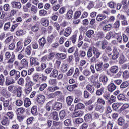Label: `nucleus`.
<instances>
[{"label": "nucleus", "mask_w": 129, "mask_h": 129, "mask_svg": "<svg viewBox=\"0 0 129 129\" xmlns=\"http://www.w3.org/2000/svg\"><path fill=\"white\" fill-rule=\"evenodd\" d=\"M5 57L7 59H9L7 61L8 64H13V63L15 62V60H16V55H15L14 52L11 54V52L9 51L6 52L5 53Z\"/></svg>", "instance_id": "obj_2"}, {"label": "nucleus", "mask_w": 129, "mask_h": 129, "mask_svg": "<svg viewBox=\"0 0 129 129\" xmlns=\"http://www.w3.org/2000/svg\"><path fill=\"white\" fill-rule=\"evenodd\" d=\"M128 86V83L126 81H124L122 83V84L120 86V88L121 89H124V88H126Z\"/></svg>", "instance_id": "obj_51"}, {"label": "nucleus", "mask_w": 129, "mask_h": 129, "mask_svg": "<svg viewBox=\"0 0 129 129\" xmlns=\"http://www.w3.org/2000/svg\"><path fill=\"white\" fill-rule=\"evenodd\" d=\"M32 52V47L30 45L28 46L25 49V53L27 56H30Z\"/></svg>", "instance_id": "obj_40"}, {"label": "nucleus", "mask_w": 129, "mask_h": 129, "mask_svg": "<svg viewBox=\"0 0 129 129\" xmlns=\"http://www.w3.org/2000/svg\"><path fill=\"white\" fill-rule=\"evenodd\" d=\"M125 120L122 117H120L117 120V123L119 125H123Z\"/></svg>", "instance_id": "obj_45"}, {"label": "nucleus", "mask_w": 129, "mask_h": 129, "mask_svg": "<svg viewBox=\"0 0 129 129\" xmlns=\"http://www.w3.org/2000/svg\"><path fill=\"white\" fill-rule=\"evenodd\" d=\"M46 38H45L44 37L40 38L39 40V44L40 47H44V46H45V44H46Z\"/></svg>", "instance_id": "obj_33"}, {"label": "nucleus", "mask_w": 129, "mask_h": 129, "mask_svg": "<svg viewBox=\"0 0 129 129\" xmlns=\"http://www.w3.org/2000/svg\"><path fill=\"white\" fill-rule=\"evenodd\" d=\"M95 69L96 71L100 72L103 70V62H100L95 64Z\"/></svg>", "instance_id": "obj_16"}, {"label": "nucleus", "mask_w": 129, "mask_h": 129, "mask_svg": "<svg viewBox=\"0 0 129 129\" xmlns=\"http://www.w3.org/2000/svg\"><path fill=\"white\" fill-rule=\"evenodd\" d=\"M16 92H17V95L18 97L22 96V87L21 86L17 90Z\"/></svg>", "instance_id": "obj_63"}, {"label": "nucleus", "mask_w": 129, "mask_h": 129, "mask_svg": "<svg viewBox=\"0 0 129 129\" xmlns=\"http://www.w3.org/2000/svg\"><path fill=\"white\" fill-rule=\"evenodd\" d=\"M25 108L23 107L18 108L16 110L17 113H21L22 114H23V113L25 112Z\"/></svg>", "instance_id": "obj_64"}, {"label": "nucleus", "mask_w": 129, "mask_h": 129, "mask_svg": "<svg viewBox=\"0 0 129 129\" xmlns=\"http://www.w3.org/2000/svg\"><path fill=\"white\" fill-rule=\"evenodd\" d=\"M53 107L55 110H60L62 108V104L60 102H56L54 104Z\"/></svg>", "instance_id": "obj_28"}, {"label": "nucleus", "mask_w": 129, "mask_h": 129, "mask_svg": "<svg viewBox=\"0 0 129 129\" xmlns=\"http://www.w3.org/2000/svg\"><path fill=\"white\" fill-rule=\"evenodd\" d=\"M31 113H32L33 115H37L38 114L37 111V106H34L31 108Z\"/></svg>", "instance_id": "obj_48"}, {"label": "nucleus", "mask_w": 129, "mask_h": 129, "mask_svg": "<svg viewBox=\"0 0 129 129\" xmlns=\"http://www.w3.org/2000/svg\"><path fill=\"white\" fill-rule=\"evenodd\" d=\"M117 99L120 101H123V100H125V96L123 94H119L117 95Z\"/></svg>", "instance_id": "obj_43"}, {"label": "nucleus", "mask_w": 129, "mask_h": 129, "mask_svg": "<svg viewBox=\"0 0 129 129\" xmlns=\"http://www.w3.org/2000/svg\"><path fill=\"white\" fill-rule=\"evenodd\" d=\"M94 34V31L92 30H90L87 32L86 36L88 38H91L92 37V35Z\"/></svg>", "instance_id": "obj_58"}, {"label": "nucleus", "mask_w": 129, "mask_h": 129, "mask_svg": "<svg viewBox=\"0 0 129 129\" xmlns=\"http://www.w3.org/2000/svg\"><path fill=\"white\" fill-rule=\"evenodd\" d=\"M66 116V112L64 110H61L59 112V117L60 119H63Z\"/></svg>", "instance_id": "obj_57"}, {"label": "nucleus", "mask_w": 129, "mask_h": 129, "mask_svg": "<svg viewBox=\"0 0 129 129\" xmlns=\"http://www.w3.org/2000/svg\"><path fill=\"white\" fill-rule=\"evenodd\" d=\"M66 101L68 105H71V103H72V102L73 101V99H72V97L68 96V97H67Z\"/></svg>", "instance_id": "obj_56"}, {"label": "nucleus", "mask_w": 129, "mask_h": 129, "mask_svg": "<svg viewBox=\"0 0 129 129\" xmlns=\"http://www.w3.org/2000/svg\"><path fill=\"white\" fill-rule=\"evenodd\" d=\"M70 42H72L73 44H75L76 41H77V34H75L73 35L70 38Z\"/></svg>", "instance_id": "obj_32"}, {"label": "nucleus", "mask_w": 129, "mask_h": 129, "mask_svg": "<svg viewBox=\"0 0 129 129\" xmlns=\"http://www.w3.org/2000/svg\"><path fill=\"white\" fill-rule=\"evenodd\" d=\"M30 65H31V66H39V64H40V63H39V61H38V59L37 58V57H31L30 58Z\"/></svg>", "instance_id": "obj_8"}, {"label": "nucleus", "mask_w": 129, "mask_h": 129, "mask_svg": "<svg viewBox=\"0 0 129 129\" xmlns=\"http://www.w3.org/2000/svg\"><path fill=\"white\" fill-rule=\"evenodd\" d=\"M115 89H116V86L113 83H111L108 86V90L110 92L114 91Z\"/></svg>", "instance_id": "obj_18"}, {"label": "nucleus", "mask_w": 129, "mask_h": 129, "mask_svg": "<svg viewBox=\"0 0 129 129\" xmlns=\"http://www.w3.org/2000/svg\"><path fill=\"white\" fill-rule=\"evenodd\" d=\"M40 24L43 27H48L49 26V20L47 18H42L40 19Z\"/></svg>", "instance_id": "obj_11"}, {"label": "nucleus", "mask_w": 129, "mask_h": 129, "mask_svg": "<svg viewBox=\"0 0 129 129\" xmlns=\"http://www.w3.org/2000/svg\"><path fill=\"white\" fill-rule=\"evenodd\" d=\"M84 4L85 5H88L87 9H88V10H91V9L94 7V3L92 1H87Z\"/></svg>", "instance_id": "obj_22"}, {"label": "nucleus", "mask_w": 129, "mask_h": 129, "mask_svg": "<svg viewBox=\"0 0 129 129\" xmlns=\"http://www.w3.org/2000/svg\"><path fill=\"white\" fill-rule=\"evenodd\" d=\"M47 15V11L43 9L39 11V16L40 17H45Z\"/></svg>", "instance_id": "obj_49"}, {"label": "nucleus", "mask_w": 129, "mask_h": 129, "mask_svg": "<svg viewBox=\"0 0 129 129\" xmlns=\"http://www.w3.org/2000/svg\"><path fill=\"white\" fill-rule=\"evenodd\" d=\"M23 42L21 41H18L17 43V47L14 50L15 53H18V52H20V51L23 49Z\"/></svg>", "instance_id": "obj_12"}, {"label": "nucleus", "mask_w": 129, "mask_h": 129, "mask_svg": "<svg viewBox=\"0 0 129 129\" xmlns=\"http://www.w3.org/2000/svg\"><path fill=\"white\" fill-rule=\"evenodd\" d=\"M80 73V72H79V69L78 68H76L75 73L73 75L74 78H78L79 77V74Z\"/></svg>", "instance_id": "obj_50"}, {"label": "nucleus", "mask_w": 129, "mask_h": 129, "mask_svg": "<svg viewBox=\"0 0 129 129\" xmlns=\"http://www.w3.org/2000/svg\"><path fill=\"white\" fill-rule=\"evenodd\" d=\"M47 116H48V113H45L43 116L41 114H39L38 120L40 121H46L47 120Z\"/></svg>", "instance_id": "obj_17"}, {"label": "nucleus", "mask_w": 129, "mask_h": 129, "mask_svg": "<svg viewBox=\"0 0 129 129\" xmlns=\"http://www.w3.org/2000/svg\"><path fill=\"white\" fill-rule=\"evenodd\" d=\"M105 91V88L102 87L101 88L97 90L96 92V95H98V96H100V95H102L104 93Z\"/></svg>", "instance_id": "obj_23"}, {"label": "nucleus", "mask_w": 129, "mask_h": 129, "mask_svg": "<svg viewBox=\"0 0 129 129\" xmlns=\"http://www.w3.org/2000/svg\"><path fill=\"white\" fill-rule=\"evenodd\" d=\"M71 33H72V29L70 27H67L63 32V36L64 37H69L70 35H71Z\"/></svg>", "instance_id": "obj_15"}, {"label": "nucleus", "mask_w": 129, "mask_h": 129, "mask_svg": "<svg viewBox=\"0 0 129 129\" xmlns=\"http://www.w3.org/2000/svg\"><path fill=\"white\" fill-rule=\"evenodd\" d=\"M21 66H23L25 68H27L29 66V62H28V60L26 59H23L21 61Z\"/></svg>", "instance_id": "obj_34"}, {"label": "nucleus", "mask_w": 129, "mask_h": 129, "mask_svg": "<svg viewBox=\"0 0 129 129\" xmlns=\"http://www.w3.org/2000/svg\"><path fill=\"white\" fill-rule=\"evenodd\" d=\"M10 28H11V22H7L5 23L4 25V30L5 32H7L10 30Z\"/></svg>", "instance_id": "obj_44"}, {"label": "nucleus", "mask_w": 129, "mask_h": 129, "mask_svg": "<svg viewBox=\"0 0 129 129\" xmlns=\"http://www.w3.org/2000/svg\"><path fill=\"white\" fill-rule=\"evenodd\" d=\"M112 28V25L111 24H108L103 27L104 31H110Z\"/></svg>", "instance_id": "obj_60"}, {"label": "nucleus", "mask_w": 129, "mask_h": 129, "mask_svg": "<svg viewBox=\"0 0 129 129\" xmlns=\"http://www.w3.org/2000/svg\"><path fill=\"white\" fill-rule=\"evenodd\" d=\"M11 6L13 9H18V10H21L22 8V4L20 2L13 1L11 2Z\"/></svg>", "instance_id": "obj_5"}, {"label": "nucleus", "mask_w": 129, "mask_h": 129, "mask_svg": "<svg viewBox=\"0 0 129 129\" xmlns=\"http://www.w3.org/2000/svg\"><path fill=\"white\" fill-rule=\"evenodd\" d=\"M15 83V80L14 79H11L10 78H7L6 80V85L9 86L11 84H14Z\"/></svg>", "instance_id": "obj_30"}, {"label": "nucleus", "mask_w": 129, "mask_h": 129, "mask_svg": "<svg viewBox=\"0 0 129 129\" xmlns=\"http://www.w3.org/2000/svg\"><path fill=\"white\" fill-rule=\"evenodd\" d=\"M95 109L97 111H100L101 112H102L104 109V107L102 106V105L97 104L95 107Z\"/></svg>", "instance_id": "obj_38"}, {"label": "nucleus", "mask_w": 129, "mask_h": 129, "mask_svg": "<svg viewBox=\"0 0 129 129\" xmlns=\"http://www.w3.org/2000/svg\"><path fill=\"white\" fill-rule=\"evenodd\" d=\"M86 89H87L88 91L90 92V93H93L95 89L94 88V87H93V86L88 84L86 86Z\"/></svg>", "instance_id": "obj_29"}, {"label": "nucleus", "mask_w": 129, "mask_h": 129, "mask_svg": "<svg viewBox=\"0 0 129 129\" xmlns=\"http://www.w3.org/2000/svg\"><path fill=\"white\" fill-rule=\"evenodd\" d=\"M59 72L56 69H53L50 75V77H52L53 78H57L58 77V74Z\"/></svg>", "instance_id": "obj_19"}, {"label": "nucleus", "mask_w": 129, "mask_h": 129, "mask_svg": "<svg viewBox=\"0 0 129 129\" xmlns=\"http://www.w3.org/2000/svg\"><path fill=\"white\" fill-rule=\"evenodd\" d=\"M99 80L100 82H102L104 85H106V84H107V81H108V78L107 76H103L100 77Z\"/></svg>", "instance_id": "obj_27"}, {"label": "nucleus", "mask_w": 129, "mask_h": 129, "mask_svg": "<svg viewBox=\"0 0 129 129\" xmlns=\"http://www.w3.org/2000/svg\"><path fill=\"white\" fill-rule=\"evenodd\" d=\"M0 100L3 102L4 107H7L9 110H13V103H10V100L7 99L4 97H1Z\"/></svg>", "instance_id": "obj_1"}, {"label": "nucleus", "mask_w": 129, "mask_h": 129, "mask_svg": "<svg viewBox=\"0 0 129 129\" xmlns=\"http://www.w3.org/2000/svg\"><path fill=\"white\" fill-rule=\"evenodd\" d=\"M56 58H60L61 60H64V59H66V54L65 53H57L56 54Z\"/></svg>", "instance_id": "obj_39"}, {"label": "nucleus", "mask_w": 129, "mask_h": 129, "mask_svg": "<svg viewBox=\"0 0 129 129\" xmlns=\"http://www.w3.org/2000/svg\"><path fill=\"white\" fill-rule=\"evenodd\" d=\"M80 16H81V12L76 11L74 15V19H79Z\"/></svg>", "instance_id": "obj_62"}, {"label": "nucleus", "mask_w": 129, "mask_h": 129, "mask_svg": "<svg viewBox=\"0 0 129 129\" xmlns=\"http://www.w3.org/2000/svg\"><path fill=\"white\" fill-rule=\"evenodd\" d=\"M20 86L18 85H12L8 87V90L10 92H12V93H16L17 92V90L19 89Z\"/></svg>", "instance_id": "obj_7"}, {"label": "nucleus", "mask_w": 129, "mask_h": 129, "mask_svg": "<svg viewBox=\"0 0 129 129\" xmlns=\"http://www.w3.org/2000/svg\"><path fill=\"white\" fill-rule=\"evenodd\" d=\"M6 115L8 117L9 119H13L14 118V112H8Z\"/></svg>", "instance_id": "obj_52"}, {"label": "nucleus", "mask_w": 129, "mask_h": 129, "mask_svg": "<svg viewBox=\"0 0 129 129\" xmlns=\"http://www.w3.org/2000/svg\"><path fill=\"white\" fill-rule=\"evenodd\" d=\"M31 30L33 31V32H38L39 30V24L36 23L34 24L32 26Z\"/></svg>", "instance_id": "obj_41"}, {"label": "nucleus", "mask_w": 129, "mask_h": 129, "mask_svg": "<svg viewBox=\"0 0 129 129\" xmlns=\"http://www.w3.org/2000/svg\"><path fill=\"white\" fill-rule=\"evenodd\" d=\"M59 89H60V87L55 86H50L48 87V89H47V91L48 92H54L55 91H56V90H59Z\"/></svg>", "instance_id": "obj_21"}, {"label": "nucleus", "mask_w": 129, "mask_h": 129, "mask_svg": "<svg viewBox=\"0 0 129 129\" xmlns=\"http://www.w3.org/2000/svg\"><path fill=\"white\" fill-rule=\"evenodd\" d=\"M68 70V64L67 63H62L60 67V71L62 73H65L67 72Z\"/></svg>", "instance_id": "obj_20"}, {"label": "nucleus", "mask_w": 129, "mask_h": 129, "mask_svg": "<svg viewBox=\"0 0 129 129\" xmlns=\"http://www.w3.org/2000/svg\"><path fill=\"white\" fill-rule=\"evenodd\" d=\"M77 87V85L76 84L68 86L67 89L69 91H73L74 88H76Z\"/></svg>", "instance_id": "obj_54"}, {"label": "nucleus", "mask_w": 129, "mask_h": 129, "mask_svg": "<svg viewBox=\"0 0 129 129\" xmlns=\"http://www.w3.org/2000/svg\"><path fill=\"white\" fill-rule=\"evenodd\" d=\"M36 100L38 103L43 104L46 100V97L43 95H38L37 96Z\"/></svg>", "instance_id": "obj_6"}, {"label": "nucleus", "mask_w": 129, "mask_h": 129, "mask_svg": "<svg viewBox=\"0 0 129 129\" xmlns=\"http://www.w3.org/2000/svg\"><path fill=\"white\" fill-rule=\"evenodd\" d=\"M92 51L94 57H95L97 59L99 58V56H100L101 54L100 51H99V50H98V49L94 46L92 47Z\"/></svg>", "instance_id": "obj_10"}, {"label": "nucleus", "mask_w": 129, "mask_h": 129, "mask_svg": "<svg viewBox=\"0 0 129 129\" xmlns=\"http://www.w3.org/2000/svg\"><path fill=\"white\" fill-rule=\"evenodd\" d=\"M126 61V58L124 57V55L121 54L119 58V62L120 64H123L124 62Z\"/></svg>", "instance_id": "obj_37"}, {"label": "nucleus", "mask_w": 129, "mask_h": 129, "mask_svg": "<svg viewBox=\"0 0 129 129\" xmlns=\"http://www.w3.org/2000/svg\"><path fill=\"white\" fill-rule=\"evenodd\" d=\"M96 36L98 39H103L104 38V33L102 31H99L97 32Z\"/></svg>", "instance_id": "obj_46"}, {"label": "nucleus", "mask_w": 129, "mask_h": 129, "mask_svg": "<svg viewBox=\"0 0 129 129\" xmlns=\"http://www.w3.org/2000/svg\"><path fill=\"white\" fill-rule=\"evenodd\" d=\"M84 114V112L83 111L79 110L78 111L75 112L73 114V117H77L78 116H82Z\"/></svg>", "instance_id": "obj_25"}, {"label": "nucleus", "mask_w": 129, "mask_h": 129, "mask_svg": "<svg viewBox=\"0 0 129 129\" xmlns=\"http://www.w3.org/2000/svg\"><path fill=\"white\" fill-rule=\"evenodd\" d=\"M4 84H5V76L4 75L1 74L0 75V85L4 86Z\"/></svg>", "instance_id": "obj_53"}, {"label": "nucleus", "mask_w": 129, "mask_h": 129, "mask_svg": "<svg viewBox=\"0 0 129 129\" xmlns=\"http://www.w3.org/2000/svg\"><path fill=\"white\" fill-rule=\"evenodd\" d=\"M31 100H30L28 98H26L24 100V106L25 107H29V106H31Z\"/></svg>", "instance_id": "obj_36"}, {"label": "nucleus", "mask_w": 129, "mask_h": 129, "mask_svg": "<svg viewBox=\"0 0 129 129\" xmlns=\"http://www.w3.org/2000/svg\"><path fill=\"white\" fill-rule=\"evenodd\" d=\"M106 19V16L103 15L102 14H99L97 16L96 21L98 22H101V21H103V20H105Z\"/></svg>", "instance_id": "obj_24"}, {"label": "nucleus", "mask_w": 129, "mask_h": 129, "mask_svg": "<svg viewBox=\"0 0 129 129\" xmlns=\"http://www.w3.org/2000/svg\"><path fill=\"white\" fill-rule=\"evenodd\" d=\"M85 108V105H84V104L81 103H79L75 106V108L76 109H84Z\"/></svg>", "instance_id": "obj_42"}, {"label": "nucleus", "mask_w": 129, "mask_h": 129, "mask_svg": "<svg viewBox=\"0 0 129 129\" xmlns=\"http://www.w3.org/2000/svg\"><path fill=\"white\" fill-rule=\"evenodd\" d=\"M110 71L111 73H113V74H116L118 72V67L116 66L111 67L110 69Z\"/></svg>", "instance_id": "obj_26"}, {"label": "nucleus", "mask_w": 129, "mask_h": 129, "mask_svg": "<svg viewBox=\"0 0 129 129\" xmlns=\"http://www.w3.org/2000/svg\"><path fill=\"white\" fill-rule=\"evenodd\" d=\"M66 16L67 20H71L73 17V11L72 10H69L67 13Z\"/></svg>", "instance_id": "obj_31"}, {"label": "nucleus", "mask_w": 129, "mask_h": 129, "mask_svg": "<svg viewBox=\"0 0 129 129\" xmlns=\"http://www.w3.org/2000/svg\"><path fill=\"white\" fill-rule=\"evenodd\" d=\"M85 121H89L91 118H92V115L91 114H87L85 115L84 117Z\"/></svg>", "instance_id": "obj_55"}, {"label": "nucleus", "mask_w": 129, "mask_h": 129, "mask_svg": "<svg viewBox=\"0 0 129 129\" xmlns=\"http://www.w3.org/2000/svg\"><path fill=\"white\" fill-rule=\"evenodd\" d=\"M51 114L52 116V119L53 120H59V115L58 114V112L57 111L51 110Z\"/></svg>", "instance_id": "obj_14"}, {"label": "nucleus", "mask_w": 129, "mask_h": 129, "mask_svg": "<svg viewBox=\"0 0 129 129\" xmlns=\"http://www.w3.org/2000/svg\"><path fill=\"white\" fill-rule=\"evenodd\" d=\"M93 85L96 88H100V86L102 85L100 81H97L96 82L93 83Z\"/></svg>", "instance_id": "obj_61"}, {"label": "nucleus", "mask_w": 129, "mask_h": 129, "mask_svg": "<svg viewBox=\"0 0 129 129\" xmlns=\"http://www.w3.org/2000/svg\"><path fill=\"white\" fill-rule=\"evenodd\" d=\"M26 34V31H24V30L21 29L19 30L16 32V35L18 37H22V36H24Z\"/></svg>", "instance_id": "obj_35"}, {"label": "nucleus", "mask_w": 129, "mask_h": 129, "mask_svg": "<svg viewBox=\"0 0 129 129\" xmlns=\"http://www.w3.org/2000/svg\"><path fill=\"white\" fill-rule=\"evenodd\" d=\"M113 55H112V60H116L119 57V52L117 49V47L113 46L112 50Z\"/></svg>", "instance_id": "obj_4"}, {"label": "nucleus", "mask_w": 129, "mask_h": 129, "mask_svg": "<svg viewBox=\"0 0 129 129\" xmlns=\"http://www.w3.org/2000/svg\"><path fill=\"white\" fill-rule=\"evenodd\" d=\"M26 84L25 86L28 87H32L34 85V83L31 80V78L30 77H27L25 79Z\"/></svg>", "instance_id": "obj_13"}, {"label": "nucleus", "mask_w": 129, "mask_h": 129, "mask_svg": "<svg viewBox=\"0 0 129 129\" xmlns=\"http://www.w3.org/2000/svg\"><path fill=\"white\" fill-rule=\"evenodd\" d=\"M10 76L11 77H14L15 80H18L21 76V73L19 71L14 69L10 72Z\"/></svg>", "instance_id": "obj_3"}, {"label": "nucleus", "mask_w": 129, "mask_h": 129, "mask_svg": "<svg viewBox=\"0 0 129 129\" xmlns=\"http://www.w3.org/2000/svg\"><path fill=\"white\" fill-rule=\"evenodd\" d=\"M1 123L2 125H5L6 126H8L10 124V119L7 116H4L2 121Z\"/></svg>", "instance_id": "obj_9"}, {"label": "nucleus", "mask_w": 129, "mask_h": 129, "mask_svg": "<svg viewBox=\"0 0 129 129\" xmlns=\"http://www.w3.org/2000/svg\"><path fill=\"white\" fill-rule=\"evenodd\" d=\"M31 42H32V39H31V38H25L24 41V47H27Z\"/></svg>", "instance_id": "obj_47"}, {"label": "nucleus", "mask_w": 129, "mask_h": 129, "mask_svg": "<svg viewBox=\"0 0 129 129\" xmlns=\"http://www.w3.org/2000/svg\"><path fill=\"white\" fill-rule=\"evenodd\" d=\"M51 107H52V103H51V102H49L47 103L45 106L46 110H47L48 111H50L51 110Z\"/></svg>", "instance_id": "obj_59"}]
</instances>
